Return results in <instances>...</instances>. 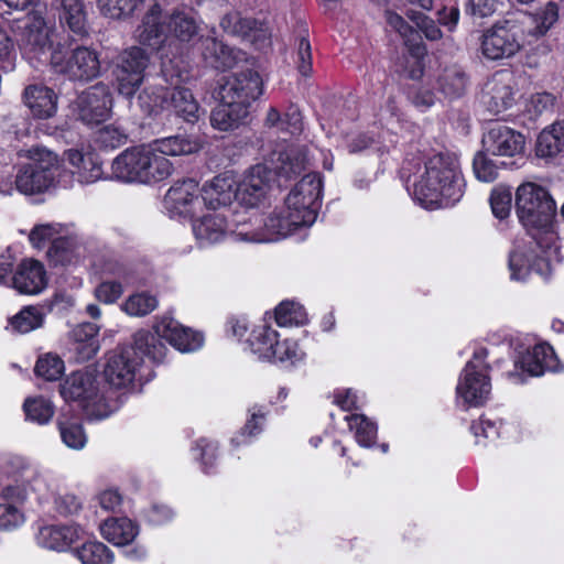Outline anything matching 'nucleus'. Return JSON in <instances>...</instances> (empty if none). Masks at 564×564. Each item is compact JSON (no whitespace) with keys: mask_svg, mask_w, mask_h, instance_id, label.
Segmentation results:
<instances>
[{"mask_svg":"<svg viewBox=\"0 0 564 564\" xmlns=\"http://www.w3.org/2000/svg\"><path fill=\"white\" fill-rule=\"evenodd\" d=\"M413 186L415 197L422 203L447 206L458 202L465 186L458 159L448 152L430 156Z\"/></svg>","mask_w":564,"mask_h":564,"instance_id":"1","label":"nucleus"},{"mask_svg":"<svg viewBox=\"0 0 564 564\" xmlns=\"http://www.w3.org/2000/svg\"><path fill=\"white\" fill-rule=\"evenodd\" d=\"M161 338L180 351H193L203 345L202 334L182 326L173 318H163L155 326V333L139 329L134 334V344L152 361L161 362L166 355V347Z\"/></svg>","mask_w":564,"mask_h":564,"instance_id":"2","label":"nucleus"},{"mask_svg":"<svg viewBox=\"0 0 564 564\" xmlns=\"http://www.w3.org/2000/svg\"><path fill=\"white\" fill-rule=\"evenodd\" d=\"M28 162L17 166L15 188L24 195L41 194L55 184L59 171L56 153L43 148L32 147L26 151Z\"/></svg>","mask_w":564,"mask_h":564,"instance_id":"3","label":"nucleus"},{"mask_svg":"<svg viewBox=\"0 0 564 564\" xmlns=\"http://www.w3.org/2000/svg\"><path fill=\"white\" fill-rule=\"evenodd\" d=\"M65 401H78L89 420L108 417L115 405L100 391L97 375L94 371H75L59 386Z\"/></svg>","mask_w":564,"mask_h":564,"instance_id":"4","label":"nucleus"},{"mask_svg":"<svg viewBox=\"0 0 564 564\" xmlns=\"http://www.w3.org/2000/svg\"><path fill=\"white\" fill-rule=\"evenodd\" d=\"M516 209L523 226L534 229L549 230L556 215V204L550 192L533 182L518 187Z\"/></svg>","mask_w":564,"mask_h":564,"instance_id":"5","label":"nucleus"},{"mask_svg":"<svg viewBox=\"0 0 564 564\" xmlns=\"http://www.w3.org/2000/svg\"><path fill=\"white\" fill-rule=\"evenodd\" d=\"M162 76L167 86L162 87L160 107L173 109L187 122L196 121L199 117L198 102L188 88L181 86L187 75L176 70L170 61L163 64Z\"/></svg>","mask_w":564,"mask_h":564,"instance_id":"6","label":"nucleus"},{"mask_svg":"<svg viewBox=\"0 0 564 564\" xmlns=\"http://www.w3.org/2000/svg\"><path fill=\"white\" fill-rule=\"evenodd\" d=\"M522 47L521 28L518 20L496 22L481 36V53L488 59L509 58Z\"/></svg>","mask_w":564,"mask_h":564,"instance_id":"7","label":"nucleus"},{"mask_svg":"<svg viewBox=\"0 0 564 564\" xmlns=\"http://www.w3.org/2000/svg\"><path fill=\"white\" fill-rule=\"evenodd\" d=\"M51 64L56 73L74 82H89L100 74L98 54L86 46H77L67 57L55 48L51 54Z\"/></svg>","mask_w":564,"mask_h":564,"instance_id":"8","label":"nucleus"},{"mask_svg":"<svg viewBox=\"0 0 564 564\" xmlns=\"http://www.w3.org/2000/svg\"><path fill=\"white\" fill-rule=\"evenodd\" d=\"M149 63L148 53L138 46L127 48L118 56L113 74L120 95L131 98L137 93L143 82L144 70Z\"/></svg>","mask_w":564,"mask_h":564,"instance_id":"9","label":"nucleus"},{"mask_svg":"<svg viewBox=\"0 0 564 564\" xmlns=\"http://www.w3.org/2000/svg\"><path fill=\"white\" fill-rule=\"evenodd\" d=\"M486 349L475 351L473 360L468 361L463 377L457 386V393L471 405H480L491 391L490 379L487 376L488 366L485 364Z\"/></svg>","mask_w":564,"mask_h":564,"instance_id":"10","label":"nucleus"},{"mask_svg":"<svg viewBox=\"0 0 564 564\" xmlns=\"http://www.w3.org/2000/svg\"><path fill=\"white\" fill-rule=\"evenodd\" d=\"M142 356H145L133 343L132 346L119 347L107 355L104 367L105 380L116 389L132 384Z\"/></svg>","mask_w":564,"mask_h":564,"instance_id":"11","label":"nucleus"},{"mask_svg":"<svg viewBox=\"0 0 564 564\" xmlns=\"http://www.w3.org/2000/svg\"><path fill=\"white\" fill-rule=\"evenodd\" d=\"M256 223L263 224L264 232L256 231H241L239 235L249 241H271L278 238H284L293 231L303 226H311L306 224L305 216L299 212L289 208L285 204L281 209L272 212L265 219L256 218Z\"/></svg>","mask_w":564,"mask_h":564,"instance_id":"12","label":"nucleus"},{"mask_svg":"<svg viewBox=\"0 0 564 564\" xmlns=\"http://www.w3.org/2000/svg\"><path fill=\"white\" fill-rule=\"evenodd\" d=\"M262 94V79L258 72L243 69L228 76L220 86V100L247 108Z\"/></svg>","mask_w":564,"mask_h":564,"instance_id":"13","label":"nucleus"},{"mask_svg":"<svg viewBox=\"0 0 564 564\" xmlns=\"http://www.w3.org/2000/svg\"><path fill=\"white\" fill-rule=\"evenodd\" d=\"M82 121L99 123L109 118L112 109V95L108 85L97 83L84 90L76 100Z\"/></svg>","mask_w":564,"mask_h":564,"instance_id":"14","label":"nucleus"},{"mask_svg":"<svg viewBox=\"0 0 564 564\" xmlns=\"http://www.w3.org/2000/svg\"><path fill=\"white\" fill-rule=\"evenodd\" d=\"M322 194V180L316 173L304 175L285 198L289 208L305 216L306 224L316 219V209Z\"/></svg>","mask_w":564,"mask_h":564,"instance_id":"15","label":"nucleus"},{"mask_svg":"<svg viewBox=\"0 0 564 564\" xmlns=\"http://www.w3.org/2000/svg\"><path fill=\"white\" fill-rule=\"evenodd\" d=\"M166 208L181 216L194 217L203 205L202 191L193 180L176 182L164 197Z\"/></svg>","mask_w":564,"mask_h":564,"instance_id":"16","label":"nucleus"},{"mask_svg":"<svg viewBox=\"0 0 564 564\" xmlns=\"http://www.w3.org/2000/svg\"><path fill=\"white\" fill-rule=\"evenodd\" d=\"M513 77L507 70L495 73L485 84L481 101L494 115L509 109L513 104Z\"/></svg>","mask_w":564,"mask_h":564,"instance_id":"17","label":"nucleus"},{"mask_svg":"<svg viewBox=\"0 0 564 564\" xmlns=\"http://www.w3.org/2000/svg\"><path fill=\"white\" fill-rule=\"evenodd\" d=\"M524 137L503 124L492 126L482 137L486 153L500 156H516L524 149Z\"/></svg>","mask_w":564,"mask_h":564,"instance_id":"18","label":"nucleus"},{"mask_svg":"<svg viewBox=\"0 0 564 564\" xmlns=\"http://www.w3.org/2000/svg\"><path fill=\"white\" fill-rule=\"evenodd\" d=\"M47 281V273L42 262L24 259L14 268L11 288L21 294L35 295L46 288Z\"/></svg>","mask_w":564,"mask_h":564,"instance_id":"19","label":"nucleus"},{"mask_svg":"<svg viewBox=\"0 0 564 564\" xmlns=\"http://www.w3.org/2000/svg\"><path fill=\"white\" fill-rule=\"evenodd\" d=\"M149 145L131 147L112 161V175L124 183L141 184Z\"/></svg>","mask_w":564,"mask_h":564,"instance_id":"20","label":"nucleus"},{"mask_svg":"<svg viewBox=\"0 0 564 564\" xmlns=\"http://www.w3.org/2000/svg\"><path fill=\"white\" fill-rule=\"evenodd\" d=\"M271 171L263 164L252 166L237 188L238 198L248 207L257 206L270 188Z\"/></svg>","mask_w":564,"mask_h":564,"instance_id":"21","label":"nucleus"},{"mask_svg":"<svg viewBox=\"0 0 564 564\" xmlns=\"http://www.w3.org/2000/svg\"><path fill=\"white\" fill-rule=\"evenodd\" d=\"M169 36L166 17L162 18L159 4H153L142 18L135 30V37L140 44L158 50Z\"/></svg>","mask_w":564,"mask_h":564,"instance_id":"22","label":"nucleus"},{"mask_svg":"<svg viewBox=\"0 0 564 564\" xmlns=\"http://www.w3.org/2000/svg\"><path fill=\"white\" fill-rule=\"evenodd\" d=\"M22 100L39 119L52 118L57 111V95L43 84L28 85L22 93Z\"/></svg>","mask_w":564,"mask_h":564,"instance_id":"23","label":"nucleus"},{"mask_svg":"<svg viewBox=\"0 0 564 564\" xmlns=\"http://www.w3.org/2000/svg\"><path fill=\"white\" fill-rule=\"evenodd\" d=\"M220 26L224 32L242 39L264 41L268 39V28L263 22L253 18L242 17L238 11H231L225 14L220 20Z\"/></svg>","mask_w":564,"mask_h":564,"instance_id":"24","label":"nucleus"},{"mask_svg":"<svg viewBox=\"0 0 564 564\" xmlns=\"http://www.w3.org/2000/svg\"><path fill=\"white\" fill-rule=\"evenodd\" d=\"M59 24L76 36L88 35V12L85 0H56Z\"/></svg>","mask_w":564,"mask_h":564,"instance_id":"25","label":"nucleus"},{"mask_svg":"<svg viewBox=\"0 0 564 564\" xmlns=\"http://www.w3.org/2000/svg\"><path fill=\"white\" fill-rule=\"evenodd\" d=\"M21 44L28 53L34 56L45 53L51 47L50 30L41 12L30 13L22 33Z\"/></svg>","mask_w":564,"mask_h":564,"instance_id":"26","label":"nucleus"},{"mask_svg":"<svg viewBox=\"0 0 564 564\" xmlns=\"http://www.w3.org/2000/svg\"><path fill=\"white\" fill-rule=\"evenodd\" d=\"M517 20L521 28V35L528 34L538 39L545 35L558 20V7L550 1L534 13H524Z\"/></svg>","mask_w":564,"mask_h":564,"instance_id":"27","label":"nucleus"},{"mask_svg":"<svg viewBox=\"0 0 564 564\" xmlns=\"http://www.w3.org/2000/svg\"><path fill=\"white\" fill-rule=\"evenodd\" d=\"M169 36L181 42H189L198 34L196 13L192 8H175L166 15Z\"/></svg>","mask_w":564,"mask_h":564,"instance_id":"28","label":"nucleus"},{"mask_svg":"<svg viewBox=\"0 0 564 564\" xmlns=\"http://www.w3.org/2000/svg\"><path fill=\"white\" fill-rule=\"evenodd\" d=\"M533 253L525 248L517 247L510 252L509 269L511 279L514 281H524L530 274L531 270H535L542 275L550 274L549 261L542 257H535L534 262Z\"/></svg>","mask_w":564,"mask_h":564,"instance_id":"29","label":"nucleus"},{"mask_svg":"<svg viewBox=\"0 0 564 564\" xmlns=\"http://www.w3.org/2000/svg\"><path fill=\"white\" fill-rule=\"evenodd\" d=\"M238 197L237 188L231 178L216 176L210 184L202 189V200L209 209L229 206Z\"/></svg>","mask_w":564,"mask_h":564,"instance_id":"30","label":"nucleus"},{"mask_svg":"<svg viewBox=\"0 0 564 564\" xmlns=\"http://www.w3.org/2000/svg\"><path fill=\"white\" fill-rule=\"evenodd\" d=\"M67 159L73 166V175L77 177L82 184L94 183L102 175L101 163L97 155L91 152L84 153L76 149L67 151Z\"/></svg>","mask_w":564,"mask_h":564,"instance_id":"31","label":"nucleus"},{"mask_svg":"<svg viewBox=\"0 0 564 564\" xmlns=\"http://www.w3.org/2000/svg\"><path fill=\"white\" fill-rule=\"evenodd\" d=\"M564 152V123L557 122L540 132L535 144V155L545 161L556 159Z\"/></svg>","mask_w":564,"mask_h":564,"instance_id":"32","label":"nucleus"},{"mask_svg":"<svg viewBox=\"0 0 564 564\" xmlns=\"http://www.w3.org/2000/svg\"><path fill=\"white\" fill-rule=\"evenodd\" d=\"M79 536L78 528L73 525H46L40 529L37 542L43 547L64 551Z\"/></svg>","mask_w":564,"mask_h":564,"instance_id":"33","label":"nucleus"},{"mask_svg":"<svg viewBox=\"0 0 564 564\" xmlns=\"http://www.w3.org/2000/svg\"><path fill=\"white\" fill-rule=\"evenodd\" d=\"M248 115L247 108L220 100L212 111L210 123L220 131L235 130L246 122Z\"/></svg>","mask_w":564,"mask_h":564,"instance_id":"34","label":"nucleus"},{"mask_svg":"<svg viewBox=\"0 0 564 564\" xmlns=\"http://www.w3.org/2000/svg\"><path fill=\"white\" fill-rule=\"evenodd\" d=\"M141 184L152 185L170 177L174 171L172 162L155 147L149 145Z\"/></svg>","mask_w":564,"mask_h":564,"instance_id":"35","label":"nucleus"},{"mask_svg":"<svg viewBox=\"0 0 564 564\" xmlns=\"http://www.w3.org/2000/svg\"><path fill=\"white\" fill-rule=\"evenodd\" d=\"M193 231L200 245H212L220 241L226 234V220L219 214L204 216L194 221Z\"/></svg>","mask_w":564,"mask_h":564,"instance_id":"36","label":"nucleus"},{"mask_svg":"<svg viewBox=\"0 0 564 564\" xmlns=\"http://www.w3.org/2000/svg\"><path fill=\"white\" fill-rule=\"evenodd\" d=\"M203 57L215 69L230 68L237 62L235 51L214 37L205 40Z\"/></svg>","mask_w":564,"mask_h":564,"instance_id":"37","label":"nucleus"},{"mask_svg":"<svg viewBox=\"0 0 564 564\" xmlns=\"http://www.w3.org/2000/svg\"><path fill=\"white\" fill-rule=\"evenodd\" d=\"M102 536L115 545H127L138 534L135 525L128 518L108 519L101 527Z\"/></svg>","mask_w":564,"mask_h":564,"instance_id":"38","label":"nucleus"},{"mask_svg":"<svg viewBox=\"0 0 564 564\" xmlns=\"http://www.w3.org/2000/svg\"><path fill=\"white\" fill-rule=\"evenodd\" d=\"M155 148L164 155H187L198 152L202 142L188 134H177L154 142Z\"/></svg>","mask_w":564,"mask_h":564,"instance_id":"39","label":"nucleus"},{"mask_svg":"<svg viewBox=\"0 0 564 564\" xmlns=\"http://www.w3.org/2000/svg\"><path fill=\"white\" fill-rule=\"evenodd\" d=\"M79 240L75 236L57 237L53 239L47 250V257L54 265H66L78 257Z\"/></svg>","mask_w":564,"mask_h":564,"instance_id":"40","label":"nucleus"},{"mask_svg":"<svg viewBox=\"0 0 564 564\" xmlns=\"http://www.w3.org/2000/svg\"><path fill=\"white\" fill-rule=\"evenodd\" d=\"M440 90L448 98L462 97L468 86V76L458 66L446 67L438 78Z\"/></svg>","mask_w":564,"mask_h":564,"instance_id":"41","label":"nucleus"},{"mask_svg":"<svg viewBox=\"0 0 564 564\" xmlns=\"http://www.w3.org/2000/svg\"><path fill=\"white\" fill-rule=\"evenodd\" d=\"M99 327L95 323H82L74 329V338L77 341L76 350L80 355L83 360L93 358L98 349L99 345L96 339Z\"/></svg>","mask_w":564,"mask_h":564,"instance_id":"42","label":"nucleus"},{"mask_svg":"<svg viewBox=\"0 0 564 564\" xmlns=\"http://www.w3.org/2000/svg\"><path fill=\"white\" fill-rule=\"evenodd\" d=\"M278 336V332L268 325H263L253 330L250 338L252 351L257 354L259 358L265 360L272 359V356H274L273 347L276 345Z\"/></svg>","mask_w":564,"mask_h":564,"instance_id":"43","label":"nucleus"},{"mask_svg":"<svg viewBox=\"0 0 564 564\" xmlns=\"http://www.w3.org/2000/svg\"><path fill=\"white\" fill-rule=\"evenodd\" d=\"M349 429L355 431V437L359 445L370 447L377 437V425L364 414H351L346 416Z\"/></svg>","mask_w":564,"mask_h":564,"instance_id":"44","label":"nucleus"},{"mask_svg":"<svg viewBox=\"0 0 564 564\" xmlns=\"http://www.w3.org/2000/svg\"><path fill=\"white\" fill-rule=\"evenodd\" d=\"M77 557L83 564H111L113 555L101 542L84 543L76 550Z\"/></svg>","mask_w":564,"mask_h":564,"instance_id":"45","label":"nucleus"},{"mask_svg":"<svg viewBox=\"0 0 564 564\" xmlns=\"http://www.w3.org/2000/svg\"><path fill=\"white\" fill-rule=\"evenodd\" d=\"M281 164L276 167V174L285 180H291L305 171L306 159L300 151L290 150L281 153Z\"/></svg>","mask_w":564,"mask_h":564,"instance_id":"46","label":"nucleus"},{"mask_svg":"<svg viewBox=\"0 0 564 564\" xmlns=\"http://www.w3.org/2000/svg\"><path fill=\"white\" fill-rule=\"evenodd\" d=\"M143 0H98V8L106 18L120 20L131 15L137 6Z\"/></svg>","mask_w":564,"mask_h":564,"instance_id":"47","label":"nucleus"},{"mask_svg":"<svg viewBox=\"0 0 564 564\" xmlns=\"http://www.w3.org/2000/svg\"><path fill=\"white\" fill-rule=\"evenodd\" d=\"M158 300L148 293L130 295L122 305L123 311L131 316H145L155 310Z\"/></svg>","mask_w":564,"mask_h":564,"instance_id":"48","label":"nucleus"},{"mask_svg":"<svg viewBox=\"0 0 564 564\" xmlns=\"http://www.w3.org/2000/svg\"><path fill=\"white\" fill-rule=\"evenodd\" d=\"M275 321L279 326L303 325L306 314L301 305L284 301L275 308Z\"/></svg>","mask_w":564,"mask_h":564,"instance_id":"49","label":"nucleus"},{"mask_svg":"<svg viewBox=\"0 0 564 564\" xmlns=\"http://www.w3.org/2000/svg\"><path fill=\"white\" fill-rule=\"evenodd\" d=\"M42 323L43 315L41 311L34 306L24 307L11 318L12 328L22 334L40 327Z\"/></svg>","mask_w":564,"mask_h":564,"instance_id":"50","label":"nucleus"},{"mask_svg":"<svg viewBox=\"0 0 564 564\" xmlns=\"http://www.w3.org/2000/svg\"><path fill=\"white\" fill-rule=\"evenodd\" d=\"M34 371L36 376L54 381L63 375L64 361L57 355L46 354L37 359Z\"/></svg>","mask_w":564,"mask_h":564,"instance_id":"51","label":"nucleus"},{"mask_svg":"<svg viewBox=\"0 0 564 564\" xmlns=\"http://www.w3.org/2000/svg\"><path fill=\"white\" fill-rule=\"evenodd\" d=\"M59 434L63 443L73 449H82L86 445L87 436L78 422H58Z\"/></svg>","mask_w":564,"mask_h":564,"instance_id":"52","label":"nucleus"},{"mask_svg":"<svg viewBox=\"0 0 564 564\" xmlns=\"http://www.w3.org/2000/svg\"><path fill=\"white\" fill-rule=\"evenodd\" d=\"M23 408L26 417L40 424L47 423L54 414L52 403L41 397L34 399H26Z\"/></svg>","mask_w":564,"mask_h":564,"instance_id":"53","label":"nucleus"},{"mask_svg":"<svg viewBox=\"0 0 564 564\" xmlns=\"http://www.w3.org/2000/svg\"><path fill=\"white\" fill-rule=\"evenodd\" d=\"M533 358L541 366L542 371L558 372L563 365L558 360L554 349L547 344H539L533 347Z\"/></svg>","mask_w":564,"mask_h":564,"instance_id":"54","label":"nucleus"},{"mask_svg":"<svg viewBox=\"0 0 564 564\" xmlns=\"http://www.w3.org/2000/svg\"><path fill=\"white\" fill-rule=\"evenodd\" d=\"M488 153L478 152L474 159V172L482 182H494L498 177V166L487 156Z\"/></svg>","mask_w":564,"mask_h":564,"instance_id":"55","label":"nucleus"},{"mask_svg":"<svg viewBox=\"0 0 564 564\" xmlns=\"http://www.w3.org/2000/svg\"><path fill=\"white\" fill-rule=\"evenodd\" d=\"M512 195L509 189L495 188L490 195V206L494 215L499 219L509 216L511 209Z\"/></svg>","mask_w":564,"mask_h":564,"instance_id":"56","label":"nucleus"},{"mask_svg":"<svg viewBox=\"0 0 564 564\" xmlns=\"http://www.w3.org/2000/svg\"><path fill=\"white\" fill-rule=\"evenodd\" d=\"M97 141L104 148L116 149L127 143L128 134L119 127L106 126L98 131Z\"/></svg>","mask_w":564,"mask_h":564,"instance_id":"57","label":"nucleus"},{"mask_svg":"<svg viewBox=\"0 0 564 564\" xmlns=\"http://www.w3.org/2000/svg\"><path fill=\"white\" fill-rule=\"evenodd\" d=\"M24 520L23 513L11 503H0V529L10 530L19 527Z\"/></svg>","mask_w":564,"mask_h":564,"instance_id":"58","label":"nucleus"},{"mask_svg":"<svg viewBox=\"0 0 564 564\" xmlns=\"http://www.w3.org/2000/svg\"><path fill=\"white\" fill-rule=\"evenodd\" d=\"M296 67L303 76H308L312 72L311 44L306 37H301L296 48Z\"/></svg>","mask_w":564,"mask_h":564,"instance_id":"59","label":"nucleus"},{"mask_svg":"<svg viewBox=\"0 0 564 564\" xmlns=\"http://www.w3.org/2000/svg\"><path fill=\"white\" fill-rule=\"evenodd\" d=\"M274 356L272 359H268L272 362H283L290 360L293 362L299 359V347L297 344L293 340L285 339L283 341L276 340V345L273 347Z\"/></svg>","mask_w":564,"mask_h":564,"instance_id":"60","label":"nucleus"},{"mask_svg":"<svg viewBox=\"0 0 564 564\" xmlns=\"http://www.w3.org/2000/svg\"><path fill=\"white\" fill-rule=\"evenodd\" d=\"M122 292V285L117 281H104L95 289V295L98 301L106 304L115 303Z\"/></svg>","mask_w":564,"mask_h":564,"instance_id":"61","label":"nucleus"},{"mask_svg":"<svg viewBox=\"0 0 564 564\" xmlns=\"http://www.w3.org/2000/svg\"><path fill=\"white\" fill-rule=\"evenodd\" d=\"M58 232L59 225H37L31 230L29 239L34 247L41 248L46 241H53Z\"/></svg>","mask_w":564,"mask_h":564,"instance_id":"62","label":"nucleus"},{"mask_svg":"<svg viewBox=\"0 0 564 564\" xmlns=\"http://www.w3.org/2000/svg\"><path fill=\"white\" fill-rule=\"evenodd\" d=\"M387 22L388 24L394 29L406 42H414L419 39L417 31L414 30L410 24H408L404 19L394 13L387 12Z\"/></svg>","mask_w":564,"mask_h":564,"instance_id":"63","label":"nucleus"},{"mask_svg":"<svg viewBox=\"0 0 564 564\" xmlns=\"http://www.w3.org/2000/svg\"><path fill=\"white\" fill-rule=\"evenodd\" d=\"M498 8V0H469L467 12L475 18L491 17Z\"/></svg>","mask_w":564,"mask_h":564,"instance_id":"64","label":"nucleus"}]
</instances>
